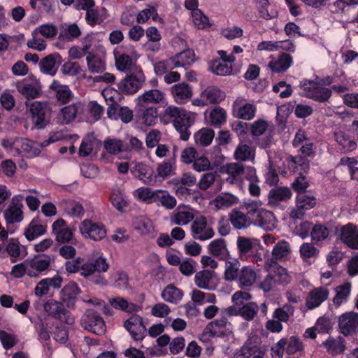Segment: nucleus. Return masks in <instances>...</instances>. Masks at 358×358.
I'll return each instance as SVG.
<instances>
[{"mask_svg":"<svg viewBox=\"0 0 358 358\" xmlns=\"http://www.w3.org/2000/svg\"><path fill=\"white\" fill-rule=\"evenodd\" d=\"M50 88L53 91L57 101L61 105L69 103L73 98V93L69 87L61 84L57 80H52Z\"/></svg>","mask_w":358,"mask_h":358,"instance_id":"nucleus-23","label":"nucleus"},{"mask_svg":"<svg viewBox=\"0 0 358 358\" xmlns=\"http://www.w3.org/2000/svg\"><path fill=\"white\" fill-rule=\"evenodd\" d=\"M157 120V109L155 107H148L143 110L140 115L139 121L145 126L154 125Z\"/></svg>","mask_w":358,"mask_h":358,"instance_id":"nucleus-58","label":"nucleus"},{"mask_svg":"<svg viewBox=\"0 0 358 358\" xmlns=\"http://www.w3.org/2000/svg\"><path fill=\"white\" fill-rule=\"evenodd\" d=\"M103 148L108 154L116 155L123 152L124 144L120 139L108 137L103 141Z\"/></svg>","mask_w":358,"mask_h":358,"instance_id":"nucleus-53","label":"nucleus"},{"mask_svg":"<svg viewBox=\"0 0 358 358\" xmlns=\"http://www.w3.org/2000/svg\"><path fill=\"white\" fill-rule=\"evenodd\" d=\"M150 18H152L154 21H159L163 22V20L159 17L157 9L154 6L149 7L143 9L138 13L136 17V22L139 24L145 23Z\"/></svg>","mask_w":358,"mask_h":358,"instance_id":"nucleus-57","label":"nucleus"},{"mask_svg":"<svg viewBox=\"0 0 358 358\" xmlns=\"http://www.w3.org/2000/svg\"><path fill=\"white\" fill-rule=\"evenodd\" d=\"M225 98V93L216 86L206 87L200 96L192 101V104L196 106H204L209 104L218 103Z\"/></svg>","mask_w":358,"mask_h":358,"instance_id":"nucleus-8","label":"nucleus"},{"mask_svg":"<svg viewBox=\"0 0 358 358\" xmlns=\"http://www.w3.org/2000/svg\"><path fill=\"white\" fill-rule=\"evenodd\" d=\"M255 224L266 231H272L276 227L277 220L271 211L262 209L254 220Z\"/></svg>","mask_w":358,"mask_h":358,"instance_id":"nucleus-30","label":"nucleus"},{"mask_svg":"<svg viewBox=\"0 0 358 358\" xmlns=\"http://www.w3.org/2000/svg\"><path fill=\"white\" fill-rule=\"evenodd\" d=\"M80 231L85 238L99 241L106 236V230L103 224L85 220L80 226Z\"/></svg>","mask_w":358,"mask_h":358,"instance_id":"nucleus-12","label":"nucleus"},{"mask_svg":"<svg viewBox=\"0 0 358 358\" xmlns=\"http://www.w3.org/2000/svg\"><path fill=\"white\" fill-rule=\"evenodd\" d=\"M230 221L234 228L237 229H245L250 226V219L243 213L234 210L229 215Z\"/></svg>","mask_w":358,"mask_h":358,"instance_id":"nucleus-47","label":"nucleus"},{"mask_svg":"<svg viewBox=\"0 0 358 358\" xmlns=\"http://www.w3.org/2000/svg\"><path fill=\"white\" fill-rule=\"evenodd\" d=\"M259 311V306L256 303L250 302L244 304L238 310L239 315L247 321L252 320Z\"/></svg>","mask_w":358,"mask_h":358,"instance_id":"nucleus-62","label":"nucleus"},{"mask_svg":"<svg viewBox=\"0 0 358 358\" xmlns=\"http://www.w3.org/2000/svg\"><path fill=\"white\" fill-rule=\"evenodd\" d=\"M335 139L342 146L343 152L352 151L356 148V143L343 131L336 132Z\"/></svg>","mask_w":358,"mask_h":358,"instance_id":"nucleus-63","label":"nucleus"},{"mask_svg":"<svg viewBox=\"0 0 358 358\" xmlns=\"http://www.w3.org/2000/svg\"><path fill=\"white\" fill-rule=\"evenodd\" d=\"M63 282L62 278L59 275H55L52 278H46L40 280L34 288V294L38 297L47 295L50 287L59 289Z\"/></svg>","mask_w":358,"mask_h":358,"instance_id":"nucleus-22","label":"nucleus"},{"mask_svg":"<svg viewBox=\"0 0 358 358\" xmlns=\"http://www.w3.org/2000/svg\"><path fill=\"white\" fill-rule=\"evenodd\" d=\"M329 291L326 287H317L312 289L306 298V307L308 310H313L319 307L327 299Z\"/></svg>","mask_w":358,"mask_h":358,"instance_id":"nucleus-19","label":"nucleus"},{"mask_svg":"<svg viewBox=\"0 0 358 358\" xmlns=\"http://www.w3.org/2000/svg\"><path fill=\"white\" fill-rule=\"evenodd\" d=\"M255 155V148L243 143L239 144L236 147L234 154L235 159L239 162L250 161L253 162Z\"/></svg>","mask_w":358,"mask_h":358,"instance_id":"nucleus-42","label":"nucleus"},{"mask_svg":"<svg viewBox=\"0 0 358 358\" xmlns=\"http://www.w3.org/2000/svg\"><path fill=\"white\" fill-rule=\"evenodd\" d=\"M161 296L167 302L178 303L183 296V292L174 285H169L162 291Z\"/></svg>","mask_w":358,"mask_h":358,"instance_id":"nucleus-48","label":"nucleus"},{"mask_svg":"<svg viewBox=\"0 0 358 358\" xmlns=\"http://www.w3.org/2000/svg\"><path fill=\"white\" fill-rule=\"evenodd\" d=\"M194 219V213L187 207H178L170 216L171 224L177 226L186 225L190 222H193Z\"/></svg>","mask_w":358,"mask_h":358,"instance_id":"nucleus-27","label":"nucleus"},{"mask_svg":"<svg viewBox=\"0 0 358 358\" xmlns=\"http://www.w3.org/2000/svg\"><path fill=\"white\" fill-rule=\"evenodd\" d=\"M145 80L141 70L127 76L117 85L118 90L122 93L132 94L141 89Z\"/></svg>","mask_w":358,"mask_h":358,"instance_id":"nucleus-7","label":"nucleus"},{"mask_svg":"<svg viewBox=\"0 0 358 358\" xmlns=\"http://www.w3.org/2000/svg\"><path fill=\"white\" fill-rule=\"evenodd\" d=\"M208 249L209 252L219 259L225 260L229 256L226 241L222 238H217L211 241Z\"/></svg>","mask_w":358,"mask_h":358,"instance_id":"nucleus-38","label":"nucleus"},{"mask_svg":"<svg viewBox=\"0 0 358 358\" xmlns=\"http://www.w3.org/2000/svg\"><path fill=\"white\" fill-rule=\"evenodd\" d=\"M109 303L112 307L128 313H131L137 310V306L133 303H129L126 299L122 297H115L110 299Z\"/></svg>","mask_w":358,"mask_h":358,"instance_id":"nucleus-59","label":"nucleus"},{"mask_svg":"<svg viewBox=\"0 0 358 358\" xmlns=\"http://www.w3.org/2000/svg\"><path fill=\"white\" fill-rule=\"evenodd\" d=\"M176 166L175 157L168 161H163L157 164L156 168V174L154 175L155 181L157 178L165 180L176 173Z\"/></svg>","mask_w":358,"mask_h":358,"instance_id":"nucleus-36","label":"nucleus"},{"mask_svg":"<svg viewBox=\"0 0 358 358\" xmlns=\"http://www.w3.org/2000/svg\"><path fill=\"white\" fill-rule=\"evenodd\" d=\"M80 293V289L78 284L70 282L61 289L59 298L67 308L74 309Z\"/></svg>","mask_w":358,"mask_h":358,"instance_id":"nucleus-17","label":"nucleus"},{"mask_svg":"<svg viewBox=\"0 0 358 358\" xmlns=\"http://www.w3.org/2000/svg\"><path fill=\"white\" fill-rule=\"evenodd\" d=\"M226 172L230 176L227 178L231 182L236 181L245 173V167L240 162L230 163L226 165Z\"/></svg>","mask_w":358,"mask_h":358,"instance_id":"nucleus-56","label":"nucleus"},{"mask_svg":"<svg viewBox=\"0 0 358 358\" xmlns=\"http://www.w3.org/2000/svg\"><path fill=\"white\" fill-rule=\"evenodd\" d=\"M165 100V93L158 89H151L145 91L136 99V104L142 108L149 105H155L163 103Z\"/></svg>","mask_w":358,"mask_h":358,"instance_id":"nucleus-20","label":"nucleus"},{"mask_svg":"<svg viewBox=\"0 0 358 358\" xmlns=\"http://www.w3.org/2000/svg\"><path fill=\"white\" fill-rule=\"evenodd\" d=\"M256 106L250 103H247L243 98H237L233 103V115L240 119L245 120H252L256 113Z\"/></svg>","mask_w":358,"mask_h":358,"instance_id":"nucleus-18","label":"nucleus"},{"mask_svg":"<svg viewBox=\"0 0 358 358\" xmlns=\"http://www.w3.org/2000/svg\"><path fill=\"white\" fill-rule=\"evenodd\" d=\"M215 275L213 271L203 269L196 273L194 275V283L200 289L210 290L213 289L212 281Z\"/></svg>","mask_w":358,"mask_h":358,"instance_id":"nucleus-35","label":"nucleus"},{"mask_svg":"<svg viewBox=\"0 0 358 358\" xmlns=\"http://www.w3.org/2000/svg\"><path fill=\"white\" fill-rule=\"evenodd\" d=\"M83 111V104L80 101H78L63 107L60 110L59 115L62 119L63 123L69 124Z\"/></svg>","mask_w":358,"mask_h":358,"instance_id":"nucleus-33","label":"nucleus"},{"mask_svg":"<svg viewBox=\"0 0 358 358\" xmlns=\"http://www.w3.org/2000/svg\"><path fill=\"white\" fill-rule=\"evenodd\" d=\"M291 196L292 192L288 187H280L273 188L270 190L268 195V203L275 206L282 201H285L289 199Z\"/></svg>","mask_w":358,"mask_h":358,"instance_id":"nucleus-40","label":"nucleus"},{"mask_svg":"<svg viewBox=\"0 0 358 358\" xmlns=\"http://www.w3.org/2000/svg\"><path fill=\"white\" fill-rule=\"evenodd\" d=\"M341 238L348 247L358 250V227L356 225L348 223L342 227Z\"/></svg>","mask_w":358,"mask_h":358,"instance_id":"nucleus-25","label":"nucleus"},{"mask_svg":"<svg viewBox=\"0 0 358 358\" xmlns=\"http://www.w3.org/2000/svg\"><path fill=\"white\" fill-rule=\"evenodd\" d=\"M124 327L135 341H141L146 335L147 330L143 318L138 315H132L124 322Z\"/></svg>","mask_w":358,"mask_h":358,"instance_id":"nucleus-16","label":"nucleus"},{"mask_svg":"<svg viewBox=\"0 0 358 358\" xmlns=\"http://www.w3.org/2000/svg\"><path fill=\"white\" fill-rule=\"evenodd\" d=\"M227 120V113L224 109L221 107H215L209 114V120L212 125L220 127Z\"/></svg>","mask_w":358,"mask_h":358,"instance_id":"nucleus-61","label":"nucleus"},{"mask_svg":"<svg viewBox=\"0 0 358 358\" xmlns=\"http://www.w3.org/2000/svg\"><path fill=\"white\" fill-rule=\"evenodd\" d=\"M238 203V199L231 194L222 193L211 201L217 209H227Z\"/></svg>","mask_w":358,"mask_h":358,"instance_id":"nucleus-43","label":"nucleus"},{"mask_svg":"<svg viewBox=\"0 0 358 358\" xmlns=\"http://www.w3.org/2000/svg\"><path fill=\"white\" fill-rule=\"evenodd\" d=\"M17 90L27 99H35L40 94L41 89L36 83H20L17 85Z\"/></svg>","mask_w":358,"mask_h":358,"instance_id":"nucleus-50","label":"nucleus"},{"mask_svg":"<svg viewBox=\"0 0 358 358\" xmlns=\"http://www.w3.org/2000/svg\"><path fill=\"white\" fill-rule=\"evenodd\" d=\"M192 237L195 240L204 241L215 235L213 229L208 224L207 217L199 215L195 217L190 226Z\"/></svg>","mask_w":358,"mask_h":358,"instance_id":"nucleus-6","label":"nucleus"},{"mask_svg":"<svg viewBox=\"0 0 358 358\" xmlns=\"http://www.w3.org/2000/svg\"><path fill=\"white\" fill-rule=\"evenodd\" d=\"M292 258V248L287 241L282 240L278 241L273 247L271 257L268 258L264 263L268 266L272 264H278L289 261Z\"/></svg>","mask_w":358,"mask_h":358,"instance_id":"nucleus-11","label":"nucleus"},{"mask_svg":"<svg viewBox=\"0 0 358 358\" xmlns=\"http://www.w3.org/2000/svg\"><path fill=\"white\" fill-rule=\"evenodd\" d=\"M59 207L71 217H81L85 213L82 204L71 199H62L59 203Z\"/></svg>","mask_w":358,"mask_h":358,"instance_id":"nucleus-37","label":"nucleus"},{"mask_svg":"<svg viewBox=\"0 0 358 358\" xmlns=\"http://www.w3.org/2000/svg\"><path fill=\"white\" fill-rule=\"evenodd\" d=\"M164 115L173 119L174 127L180 134V138L182 141L188 140L191 135L189 128L194 123L196 114L187 111L183 108L169 106L164 110Z\"/></svg>","mask_w":358,"mask_h":358,"instance_id":"nucleus-1","label":"nucleus"},{"mask_svg":"<svg viewBox=\"0 0 358 358\" xmlns=\"http://www.w3.org/2000/svg\"><path fill=\"white\" fill-rule=\"evenodd\" d=\"M171 90L174 101L178 104L185 103L193 94L191 87L185 83L173 85Z\"/></svg>","mask_w":358,"mask_h":358,"instance_id":"nucleus-29","label":"nucleus"},{"mask_svg":"<svg viewBox=\"0 0 358 358\" xmlns=\"http://www.w3.org/2000/svg\"><path fill=\"white\" fill-rule=\"evenodd\" d=\"M351 285L349 282L338 286L336 288V295L333 299V302L336 306H339L345 301L350 295Z\"/></svg>","mask_w":358,"mask_h":358,"instance_id":"nucleus-60","label":"nucleus"},{"mask_svg":"<svg viewBox=\"0 0 358 358\" xmlns=\"http://www.w3.org/2000/svg\"><path fill=\"white\" fill-rule=\"evenodd\" d=\"M299 87L301 96L320 103L327 102L332 94L331 89L315 80H303L301 81Z\"/></svg>","mask_w":358,"mask_h":358,"instance_id":"nucleus-2","label":"nucleus"},{"mask_svg":"<svg viewBox=\"0 0 358 358\" xmlns=\"http://www.w3.org/2000/svg\"><path fill=\"white\" fill-rule=\"evenodd\" d=\"M62 63V57L59 53L48 55L39 62V68L42 73L50 76H55L59 66Z\"/></svg>","mask_w":358,"mask_h":358,"instance_id":"nucleus-24","label":"nucleus"},{"mask_svg":"<svg viewBox=\"0 0 358 358\" xmlns=\"http://www.w3.org/2000/svg\"><path fill=\"white\" fill-rule=\"evenodd\" d=\"M45 312L52 317L63 321L69 324L74 322V318L60 300L49 299L43 304Z\"/></svg>","mask_w":358,"mask_h":358,"instance_id":"nucleus-5","label":"nucleus"},{"mask_svg":"<svg viewBox=\"0 0 358 358\" xmlns=\"http://www.w3.org/2000/svg\"><path fill=\"white\" fill-rule=\"evenodd\" d=\"M338 329L345 336L352 335L358 331V313L348 312L340 315Z\"/></svg>","mask_w":358,"mask_h":358,"instance_id":"nucleus-15","label":"nucleus"},{"mask_svg":"<svg viewBox=\"0 0 358 358\" xmlns=\"http://www.w3.org/2000/svg\"><path fill=\"white\" fill-rule=\"evenodd\" d=\"M292 62V57L289 54L282 53L276 60L271 61L268 67L275 73H282L290 67Z\"/></svg>","mask_w":358,"mask_h":358,"instance_id":"nucleus-41","label":"nucleus"},{"mask_svg":"<svg viewBox=\"0 0 358 358\" xmlns=\"http://www.w3.org/2000/svg\"><path fill=\"white\" fill-rule=\"evenodd\" d=\"M240 263L238 260L226 261L224 278L227 281H236L240 273Z\"/></svg>","mask_w":358,"mask_h":358,"instance_id":"nucleus-51","label":"nucleus"},{"mask_svg":"<svg viewBox=\"0 0 358 358\" xmlns=\"http://www.w3.org/2000/svg\"><path fill=\"white\" fill-rule=\"evenodd\" d=\"M153 203L162 206L166 210H173L177 205L176 199L166 189H155Z\"/></svg>","mask_w":358,"mask_h":358,"instance_id":"nucleus-31","label":"nucleus"},{"mask_svg":"<svg viewBox=\"0 0 358 358\" xmlns=\"http://www.w3.org/2000/svg\"><path fill=\"white\" fill-rule=\"evenodd\" d=\"M80 324L84 329L98 336L103 335L106 331L103 317L93 309H88L85 312Z\"/></svg>","mask_w":358,"mask_h":358,"instance_id":"nucleus-3","label":"nucleus"},{"mask_svg":"<svg viewBox=\"0 0 358 358\" xmlns=\"http://www.w3.org/2000/svg\"><path fill=\"white\" fill-rule=\"evenodd\" d=\"M210 71L221 76L230 75L232 72V64L224 62V60L214 59L210 64Z\"/></svg>","mask_w":358,"mask_h":358,"instance_id":"nucleus-49","label":"nucleus"},{"mask_svg":"<svg viewBox=\"0 0 358 358\" xmlns=\"http://www.w3.org/2000/svg\"><path fill=\"white\" fill-rule=\"evenodd\" d=\"M81 35V31L76 23L60 26L58 39L63 42H71Z\"/></svg>","mask_w":358,"mask_h":358,"instance_id":"nucleus-34","label":"nucleus"},{"mask_svg":"<svg viewBox=\"0 0 358 358\" xmlns=\"http://www.w3.org/2000/svg\"><path fill=\"white\" fill-rule=\"evenodd\" d=\"M17 152L20 153L22 150L31 156H38L41 153L40 144L27 138H19Z\"/></svg>","mask_w":358,"mask_h":358,"instance_id":"nucleus-44","label":"nucleus"},{"mask_svg":"<svg viewBox=\"0 0 358 358\" xmlns=\"http://www.w3.org/2000/svg\"><path fill=\"white\" fill-rule=\"evenodd\" d=\"M131 172L134 177L142 180L146 185H151L155 183L154 171L148 164L142 162L136 163L135 166L131 169Z\"/></svg>","mask_w":358,"mask_h":358,"instance_id":"nucleus-26","label":"nucleus"},{"mask_svg":"<svg viewBox=\"0 0 358 358\" xmlns=\"http://www.w3.org/2000/svg\"><path fill=\"white\" fill-rule=\"evenodd\" d=\"M28 275L31 278H38L44 275L50 269L51 259L48 255H39L31 259H27Z\"/></svg>","mask_w":358,"mask_h":358,"instance_id":"nucleus-10","label":"nucleus"},{"mask_svg":"<svg viewBox=\"0 0 358 358\" xmlns=\"http://www.w3.org/2000/svg\"><path fill=\"white\" fill-rule=\"evenodd\" d=\"M296 203L300 205V207L307 210H310L316 205V198L310 192H301L298 194L296 199Z\"/></svg>","mask_w":358,"mask_h":358,"instance_id":"nucleus-55","label":"nucleus"},{"mask_svg":"<svg viewBox=\"0 0 358 358\" xmlns=\"http://www.w3.org/2000/svg\"><path fill=\"white\" fill-rule=\"evenodd\" d=\"M256 239L245 236L237 238L236 245L238 257L241 260H248L253 252Z\"/></svg>","mask_w":358,"mask_h":358,"instance_id":"nucleus-32","label":"nucleus"},{"mask_svg":"<svg viewBox=\"0 0 358 358\" xmlns=\"http://www.w3.org/2000/svg\"><path fill=\"white\" fill-rule=\"evenodd\" d=\"M23 196L18 194L12 198L10 205L3 213L7 224L19 223L23 220Z\"/></svg>","mask_w":358,"mask_h":358,"instance_id":"nucleus-9","label":"nucleus"},{"mask_svg":"<svg viewBox=\"0 0 358 358\" xmlns=\"http://www.w3.org/2000/svg\"><path fill=\"white\" fill-rule=\"evenodd\" d=\"M30 113L36 129H44L50 122L51 108L48 102L34 101L30 106Z\"/></svg>","mask_w":358,"mask_h":358,"instance_id":"nucleus-4","label":"nucleus"},{"mask_svg":"<svg viewBox=\"0 0 358 358\" xmlns=\"http://www.w3.org/2000/svg\"><path fill=\"white\" fill-rule=\"evenodd\" d=\"M215 136L213 130L208 128H202L194 134L196 145L202 147L208 146Z\"/></svg>","mask_w":358,"mask_h":358,"instance_id":"nucleus-46","label":"nucleus"},{"mask_svg":"<svg viewBox=\"0 0 358 358\" xmlns=\"http://www.w3.org/2000/svg\"><path fill=\"white\" fill-rule=\"evenodd\" d=\"M257 351V348L251 342L247 341L244 345L236 350L234 358H250Z\"/></svg>","mask_w":358,"mask_h":358,"instance_id":"nucleus-64","label":"nucleus"},{"mask_svg":"<svg viewBox=\"0 0 358 358\" xmlns=\"http://www.w3.org/2000/svg\"><path fill=\"white\" fill-rule=\"evenodd\" d=\"M227 319L224 315L221 318L209 322L201 335L200 340L205 342L208 338L225 336L224 330L227 329Z\"/></svg>","mask_w":358,"mask_h":358,"instance_id":"nucleus-14","label":"nucleus"},{"mask_svg":"<svg viewBox=\"0 0 358 358\" xmlns=\"http://www.w3.org/2000/svg\"><path fill=\"white\" fill-rule=\"evenodd\" d=\"M52 231L55 236V240L59 243L70 242L73 236V231L68 227L66 222L62 219H57L52 225Z\"/></svg>","mask_w":358,"mask_h":358,"instance_id":"nucleus-21","label":"nucleus"},{"mask_svg":"<svg viewBox=\"0 0 358 358\" xmlns=\"http://www.w3.org/2000/svg\"><path fill=\"white\" fill-rule=\"evenodd\" d=\"M134 229L141 236H146L154 231L152 221L144 217L136 219Z\"/></svg>","mask_w":358,"mask_h":358,"instance_id":"nucleus-54","label":"nucleus"},{"mask_svg":"<svg viewBox=\"0 0 358 358\" xmlns=\"http://www.w3.org/2000/svg\"><path fill=\"white\" fill-rule=\"evenodd\" d=\"M115 58V66L120 71H127L131 69L133 65L132 59L128 55L120 52L117 50L114 52Z\"/></svg>","mask_w":358,"mask_h":358,"instance_id":"nucleus-52","label":"nucleus"},{"mask_svg":"<svg viewBox=\"0 0 358 358\" xmlns=\"http://www.w3.org/2000/svg\"><path fill=\"white\" fill-rule=\"evenodd\" d=\"M108 268L106 259L103 257L90 259L80 266V275L85 278L92 276L95 272H106Z\"/></svg>","mask_w":358,"mask_h":358,"instance_id":"nucleus-13","label":"nucleus"},{"mask_svg":"<svg viewBox=\"0 0 358 358\" xmlns=\"http://www.w3.org/2000/svg\"><path fill=\"white\" fill-rule=\"evenodd\" d=\"M88 69L92 73H100L106 69V62L103 57L89 53L86 58Z\"/></svg>","mask_w":358,"mask_h":358,"instance_id":"nucleus-45","label":"nucleus"},{"mask_svg":"<svg viewBox=\"0 0 358 358\" xmlns=\"http://www.w3.org/2000/svg\"><path fill=\"white\" fill-rule=\"evenodd\" d=\"M257 273L251 266H243L240 269L238 278L236 280L241 288L252 286L256 281Z\"/></svg>","mask_w":358,"mask_h":358,"instance_id":"nucleus-39","label":"nucleus"},{"mask_svg":"<svg viewBox=\"0 0 358 358\" xmlns=\"http://www.w3.org/2000/svg\"><path fill=\"white\" fill-rule=\"evenodd\" d=\"M264 268L269 272L275 283L285 285L290 282L291 277L287 271L278 264L268 266L267 263H264Z\"/></svg>","mask_w":358,"mask_h":358,"instance_id":"nucleus-28","label":"nucleus"}]
</instances>
